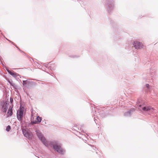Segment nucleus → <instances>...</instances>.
Masks as SVG:
<instances>
[{
    "label": "nucleus",
    "mask_w": 158,
    "mask_h": 158,
    "mask_svg": "<svg viewBox=\"0 0 158 158\" xmlns=\"http://www.w3.org/2000/svg\"><path fill=\"white\" fill-rule=\"evenodd\" d=\"M36 134L39 139L47 147H53V148H61L62 144L57 141H47L42 134L39 130L36 131Z\"/></svg>",
    "instance_id": "f257e3e1"
},
{
    "label": "nucleus",
    "mask_w": 158,
    "mask_h": 158,
    "mask_svg": "<svg viewBox=\"0 0 158 158\" xmlns=\"http://www.w3.org/2000/svg\"><path fill=\"white\" fill-rule=\"evenodd\" d=\"M138 109L141 111L143 112L147 111L151 113H153L155 110L151 106H149L145 105L144 104L140 105L139 106Z\"/></svg>",
    "instance_id": "f03ea898"
},
{
    "label": "nucleus",
    "mask_w": 158,
    "mask_h": 158,
    "mask_svg": "<svg viewBox=\"0 0 158 158\" xmlns=\"http://www.w3.org/2000/svg\"><path fill=\"white\" fill-rule=\"evenodd\" d=\"M24 110H23L20 107L19 109L17 111V118L18 120L20 123V124L23 125V115Z\"/></svg>",
    "instance_id": "7ed1b4c3"
},
{
    "label": "nucleus",
    "mask_w": 158,
    "mask_h": 158,
    "mask_svg": "<svg viewBox=\"0 0 158 158\" xmlns=\"http://www.w3.org/2000/svg\"><path fill=\"white\" fill-rule=\"evenodd\" d=\"M9 103L8 102H1V110L3 112L6 113L7 111V109L8 108V106Z\"/></svg>",
    "instance_id": "20e7f679"
},
{
    "label": "nucleus",
    "mask_w": 158,
    "mask_h": 158,
    "mask_svg": "<svg viewBox=\"0 0 158 158\" xmlns=\"http://www.w3.org/2000/svg\"><path fill=\"white\" fill-rule=\"evenodd\" d=\"M134 46L136 49H140L143 48V44L141 43L138 41H135L133 44Z\"/></svg>",
    "instance_id": "39448f33"
},
{
    "label": "nucleus",
    "mask_w": 158,
    "mask_h": 158,
    "mask_svg": "<svg viewBox=\"0 0 158 158\" xmlns=\"http://www.w3.org/2000/svg\"><path fill=\"white\" fill-rule=\"evenodd\" d=\"M41 118L39 116H38L36 117V120H31V123L32 124H35L37 123H40L41 121Z\"/></svg>",
    "instance_id": "423d86ee"
},
{
    "label": "nucleus",
    "mask_w": 158,
    "mask_h": 158,
    "mask_svg": "<svg viewBox=\"0 0 158 158\" xmlns=\"http://www.w3.org/2000/svg\"><path fill=\"white\" fill-rule=\"evenodd\" d=\"M135 108H132L128 111L125 112L124 115L127 116H130L131 115L132 112L135 111Z\"/></svg>",
    "instance_id": "0eeeda50"
},
{
    "label": "nucleus",
    "mask_w": 158,
    "mask_h": 158,
    "mask_svg": "<svg viewBox=\"0 0 158 158\" xmlns=\"http://www.w3.org/2000/svg\"><path fill=\"white\" fill-rule=\"evenodd\" d=\"M37 114L35 111L32 110L31 111V120H34Z\"/></svg>",
    "instance_id": "6e6552de"
},
{
    "label": "nucleus",
    "mask_w": 158,
    "mask_h": 158,
    "mask_svg": "<svg viewBox=\"0 0 158 158\" xmlns=\"http://www.w3.org/2000/svg\"><path fill=\"white\" fill-rule=\"evenodd\" d=\"M55 151H56L57 152L61 154H64L65 151L64 150V149H54Z\"/></svg>",
    "instance_id": "1a4fd4ad"
},
{
    "label": "nucleus",
    "mask_w": 158,
    "mask_h": 158,
    "mask_svg": "<svg viewBox=\"0 0 158 158\" xmlns=\"http://www.w3.org/2000/svg\"><path fill=\"white\" fill-rule=\"evenodd\" d=\"M12 107L10 106V107L9 109L7 112V117L11 116L13 114L12 109Z\"/></svg>",
    "instance_id": "9d476101"
},
{
    "label": "nucleus",
    "mask_w": 158,
    "mask_h": 158,
    "mask_svg": "<svg viewBox=\"0 0 158 158\" xmlns=\"http://www.w3.org/2000/svg\"><path fill=\"white\" fill-rule=\"evenodd\" d=\"M7 71L10 75L14 77H16L17 76L18 74L13 72H12L8 69H7Z\"/></svg>",
    "instance_id": "9b49d317"
},
{
    "label": "nucleus",
    "mask_w": 158,
    "mask_h": 158,
    "mask_svg": "<svg viewBox=\"0 0 158 158\" xmlns=\"http://www.w3.org/2000/svg\"><path fill=\"white\" fill-rule=\"evenodd\" d=\"M113 5L111 4L110 3L108 4V6L107 7V10H108V11L109 13H110L111 12V10H112L113 9Z\"/></svg>",
    "instance_id": "f8f14e48"
},
{
    "label": "nucleus",
    "mask_w": 158,
    "mask_h": 158,
    "mask_svg": "<svg viewBox=\"0 0 158 158\" xmlns=\"http://www.w3.org/2000/svg\"><path fill=\"white\" fill-rule=\"evenodd\" d=\"M26 138L30 139H31L32 137V135L31 133H30L29 132L28 133L26 134V135H24Z\"/></svg>",
    "instance_id": "ddd939ff"
},
{
    "label": "nucleus",
    "mask_w": 158,
    "mask_h": 158,
    "mask_svg": "<svg viewBox=\"0 0 158 158\" xmlns=\"http://www.w3.org/2000/svg\"><path fill=\"white\" fill-rule=\"evenodd\" d=\"M29 83V81H28L27 80L23 81V85L25 87H27V85Z\"/></svg>",
    "instance_id": "4468645a"
},
{
    "label": "nucleus",
    "mask_w": 158,
    "mask_h": 158,
    "mask_svg": "<svg viewBox=\"0 0 158 158\" xmlns=\"http://www.w3.org/2000/svg\"><path fill=\"white\" fill-rule=\"evenodd\" d=\"M11 129V127L10 126L8 125V126L6 128V130L7 131H9Z\"/></svg>",
    "instance_id": "2eb2a0df"
},
{
    "label": "nucleus",
    "mask_w": 158,
    "mask_h": 158,
    "mask_svg": "<svg viewBox=\"0 0 158 158\" xmlns=\"http://www.w3.org/2000/svg\"><path fill=\"white\" fill-rule=\"evenodd\" d=\"M23 132L24 135H26V134H27L28 133V131H27L26 130H23Z\"/></svg>",
    "instance_id": "dca6fc26"
},
{
    "label": "nucleus",
    "mask_w": 158,
    "mask_h": 158,
    "mask_svg": "<svg viewBox=\"0 0 158 158\" xmlns=\"http://www.w3.org/2000/svg\"><path fill=\"white\" fill-rule=\"evenodd\" d=\"M94 149V150H95V151L96 152V154H98V151H99V150H98V148H97V149Z\"/></svg>",
    "instance_id": "f3484780"
},
{
    "label": "nucleus",
    "mask_w": 158,
    "mask_h": 158,
    "mask_svg": "<svg viewBox=\"0 0 158 158\" xmlns=\"http://www.w3.org/2000/svg\"><path fill=\"white\" fill-rule=\"evenodd\" d=\"M146 86L148 89L150 88V85L148 84H146Z\"/></svg>",
    "instance_id": "a211bd4d"
},
{
    "label": "nucleus",
    "mask_w": 158,
    "mask_h": 158,
    "mask_svg": "<svg viewBox=\"0 0 158 158\" xmlns=\"http://www.w3.org/2000/svg\"><path fill=\"white\" fill-rule=\"evenodd\" d=\"M35 149V150L36 152H39V149H38V148H37V149Z\"/></svg>",
    "instance_id": "6ab92c4d"
},
{
    "label": "nucleus",
    "mask_w": 158,
    "mask_h": 158,
    "mask_svg": "<svg viewBox=\"0 0 158 158\" xmlns=\"http://www.w3.org/2000/svg\"><path fill=\"white\" fill-rule=\"evenodd\" d=\"M13 101V99H12L11 98H10V103H12Z\"/></svg>",
    "instance_id": "aec40b11"
},
{
    "label": "nucleus",
    "mask_w": 158,
    "mask_h": 158,
    "mask_svg": "<svg viewBox=\"0 0 158 158\" xmlns=\"http://www.w3.org/2000/svg\"><path fill=\"white\" fill-rule=\"evenodd\" d=\"M90 146L91 147H94V145H90Z\"/></svg>",
    "instance_id": "412c9836"
},
{
    "label": "nucleus",
    "mask_w": 158,
    "mask_h": 158,
    "mask_svg": "<svg viewBox=\"0 0 158 158\" xmlns=\"http://www.w3.org/2000/svg\"><path fill=\"white\" fill-rule=\"evenodd\" d=\"M17 48L20 51H21L20 50V49H19V48H18V47H17Z\"/></svg>",
    "instance_id": "4be33fe9"
},
{
    "label": "nucleus",
    "mask_w": 158,
    "mask_h": 158,
    "mask_svg": "<svg viewBox=\"0 0 158 158\" xmlns=\"http://www.w3.org/2000/svg\"><path fill=\"white\" fill-rule=\"evenodd\" d=\"M87 139H88V136H87Z\"/></svg>",
    "instance_id": "5701e85b"
},
{
    "label": "nucleus",
    "mask_w": 158,
    "mask_h": 158,
    "mask_svg": "<svg viewBox=\"0 0 158 158\" xmlns=\"http://www.w3.org/2000/svg\"><path fill=\"white\" fill-rule=\"evenodd\" d=\"M95 123H96V122L95 121V120H94Z\"/></svg>",
    "instance_id": "b1692460"
}]
</instances>
